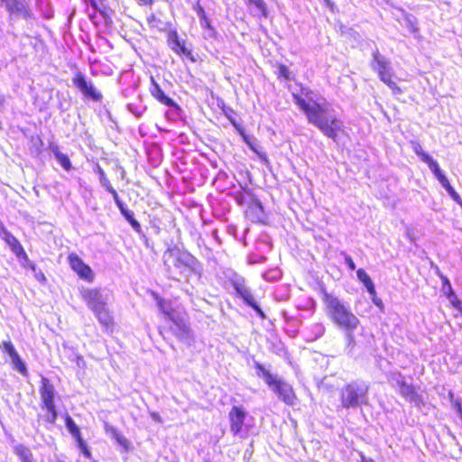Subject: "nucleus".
Instances as JSON below:
<instances>
[{
  "instance_id": "1",
  "label": "nucleus",
  "mask_w": 462,
  "mask_h": 462,
  "mask_svg": "<svg viewBox=\"0 0 462 462\" xmlns=\"http://www.w3.org/2000/svg\"><path fill=\"white\" fill-rule=\"evenodd\" d=\"M295 104L305 113L309 122L317 126L326 136L337 141L343 131V123L330 113L329 105L308 88L293 94Z\"/></svg>"
},
{
  "instance_id": "2",
  "label": "nucleus",
  "mask_w": 462,
  "mask_h": 462,
  "mask_svg": "<svg viewBox=\"0 0 462 462\" xmlns=\"http://www.w3.org/2000/svg\"><path fill=\"white\" fill-rule=\"evenodd\" d=\"M323 303L326 314L331 322L346 331L349 341H353L352 333L359 327V319L354 314L349 306L333 294L325 292L323 294Z\"/></svg>"
},
{
  "instance_id": "3",
  "label": "nucleus",
  "mask_w": 462,
  "mask_h": 462,
  "mask_svg": "<svg viewBox=\"0 0 462 462\" xmlns=\"http://www.w3.org/2000/svg\"><path fill=\"white\" fill-rule=\"evenodd\" d=\"M257 375L262 377L272 391L288 405H294L296 395L292 387L286 382L276 378L270 371L266 370L261 364L256 363Z\"/></svg>"
},
{
  "instance_id": "4",
  "label": "nucleus",
  "mask_w": 462,
  "mask_h": 462,
  "mask_svg": "<svg viewBox=\"0 0 462 462\" xmlns=\"http://www.w3.org/2000/svg\"><path fill=\"white\" fill-rule=\"evenodd\" d=\"M368 386L365 383L352 382L341 389L340 399L344 408L357 407L366 402Z\"/></svg>"
},
{
  "instance_id": "5",
  "label": "nucleus",
  "mask_w": 462,
  "mask_h": 462,
  "mask_svg": "<svg viewBox=\"0 0 462 462\" xmlns=\"http://www.w3.org/2000/svg\"><path fill=\"white\" fill-rule=\"evenodd\" d=\"M372 68L377 71L380 79L385 83L394 94H401L402 89L393 80V72L390 66V61L379 54L378 51L373 54Z\"/></svg>"
},
{
  "instance_id": "6",
  "label": "nucleus",
  "mask_w": 462,
  "mask_h": 462,
  "mask_svg": "<svg viewBox=\"0 0 462 462\" xmlns=\"http://www.w3.org/2000/svg\"><path fill=\"white\" fill-rule=\"evenodd\" d=\"M246 411L238 406H234L229 413L230 431L240 439H245L248 436L250 426L245 423Z\"/></svg>"
},
{
  "instance_id": "7",
  "label": "nucleus",
  "mask_w": 462,
  "mask_h": 462,
  "mask_svg": "<svg viewBox=\"0 0 462 462\" xmlns=\"http://www.w3.org/2000/svg\"><path fill=\"white\" fill-rule=\"evenodd\" d=\"M158 307L160 310L173 323L174 327H171V330L177 337H183L189 333V327L184 319L176 313L170 302L159 299Z\"/></svg>"
},
{
  "instance_id": "8",
  "label": "nucleus",
  "mask_w": 462,
  "mask_h": 462,
  "mask_svg": "<svg viewBox=\"0 0 462 462\" xmlns=\"http://www.w3.org/2000/svg\"><path fill=\"white\" fill-rule=\"evenodd\" d=\"M194 259L188 252L180 251L177 247L170 248L163 254L164 264L171 269L175 267L177 269H183L192 264Z\"/></svg>"
},
{
  "instance_id": "9",
  "label": "nucleus",
  "mask_w": 462,
  "mask_h": 462,
  "mask_svg": "<svg viewBox=\"0 0 462 462\" xmlns=\"http://www.w3.org/2000/svg\"><path fill=\"white\" fill-rule=\"evenodd\" d=\"M55 390L50 381L43 377L42 379V385L40 388V395L42 402V408L47 410L50 413L48 420L54 422L57 419V411L54 404Z\"/></svg>"
},
{
  "instance_id": "10",
  "label": "nucleus",
  "mask_w": 462,
  "mask_h": 462,
  "mask_svg": "<svg viewBox=\"0 0 462 462\" xmlns=\"http://www.w3.org/2000/svg\"><path fill=\"white\" fill-rule=\"evenodd\" d=\"M81 296L92 311L105 307L108 301V295L97 289L83 290Z\"/></svg>"
},
{
  "instance_id": "11",
  "label": "nucleus",
  "mask_w": 462,
  "mask_h": 462,
  "mask_svg": "<svg viewBox=\"0 0 462 462\" xmlns=\"http://www.w3.org/2000/svg\"><path fill=\"white\" fill-rule=\"evenodd\" d=\"M74 86L86 97L94 101H99L102 98L101 93L96 88L91 81L85 79L82 73H77L73 79Z\"/></svg>"
},
{
  "instance_id": "12",
  "label": "nucleus",
  "mask_w": 462,
  "mask_h": 462,
  "mask_svg": "<svg viewBox=\"0 0 462 462\" xmlns=\"http://www.w3.org/2000/svg\"><path fill=\"white\" fill-rule=\"evenodd\" d=\"M68 261L70 268L79 276V278L88 282L93 281L94 273L91 268L87 265L76 254H70L68 256Z\"/></svg>"
},
{
  "instance_id": "13",
  "label": "nucleus",
  "mask_w": 462,
  "mask_h": 462,
  "mask_svg": "<svg viewBox=\"0 0 462 462\" xmlns=\"http://www.w3.org/2000/svg\"><path fill=\"white\" fill-rule=\"evenodd\" d=\"M0 237L9 245L12 252L17 257H23L24 260H27V254L20 242L5 227L0 228Z\"/></svg>"
},
{
  "instance_id": "14",
  "label": "nucleus",
  "mask_w": 462,
  "mask_h": 462,
  "mask_svg": "<svg viewBox=\"0 0 462 462\" xmlns=\"http://www.w3.org/2000/svg\"><path fill=\"white\" fill-rule=\"evenodd\" d=\"M236 291L238 295L252 308H254L262 317H263V311L258 307L250 289L243 283L236 284Z\"/></svg>"
},
{
  "instance_id": "15",
  "label": "nucleus",
  "mask_w": 462,
  "mask_h": 462,
  "mask_svg": "<svg viewBox=\"0 0 462 462\" xmlns=\"http://www.w3.org/2000/svg\"><path fill=\"white\" fill-rule=\"evenodd\" d=\"M151 83H152V86L150 88V91L153 97H155L159 102H161L162 104H163L167 106L171 107V106H175V102L164 94L162 89L160 88V86L154 80L153 77H151Z\"/></svg>"
},
{
  "instance_id": "16",
  "label": "nucleus",
  "mask_w": 462,
  "mask_h": 462,
  "mask_svg": "<svg viewBox=\"0 0 462 462\" xmlns=\"http://www.w3.org/2000/svg\"><path fill=\"white\" fill-rule=\"evenodd\" d=\"M93 312L102 326L106 328H111L113 324V317L111 316L106 305Z\"/></svg>"
},
{
  "instance_id": "17",
  "label": "nucleus",
  "mask_w": 462,
  "mask_h": 462,
  "mask_svg": "<svg viewBox=\"0 0 462 462\" xmlns=\"http://www.w3.org/2000/svg\"><path fill=\"white\" fill-rule=\"evenodd\" d=\"M411 147L414 152L420 156L421 161L428 164L429 168H430L433 163H437V162L433 160L431 156L423 151L421 145L418 142H411Z\"/></svg>"
},
{
  "instance_id": "18",
  "label": "nucleus",
  "mask_w": 462,
  "mask_h": 462,
  "mask_svg": "<svg viewBox=\"0 0 462 462\" xmlns=\"http://www.w3.org/2000/svg\"><path fill=\"white\" fill-rule=\"evenodd\" d=\"M356 275H357L358 280L364 283V285L365 286L367 291L371 294V296H374V293H375L374 285L371 278L369 277V275L365 273V271L363 269H359L356 272Z\"/></svg>"
},
{
  "instance_id": "19",
  "label": "nucleus",
  "mask_w": 462,
  "mask_h": 462,
  "mask_svg": "<svg viewBox=\"0 0 462 462\" xmlns=\"http://www.w3.org/2000/svg\"><path fill=\"white\" fill-rule=\"evenodd\" d=\"M430 169L444 189L448 188L450 185L448 178L440 170L438 162L433 163V165Z\"/></svg>"
},
{
  "instance_id": "20",
  "label": "nucleus",
  "mask_w": 462,
  "mask_h": 462,
  "mask_svg": "<svg viewBox=\"0 0 462 462\" xmlns=\"http://www.w3.org/2000/svg\"><path fill=\"white\" fill-rule=\"evenodd\" d=\"M16 455L21 459V462H34L33 457L29 448L23 445H18L14 448Z\"/></svg>"
},
{
  "instance_id": "21",
  "label": "nucleus",
  "mask_w": 462,
  "mask_h": 462,
  "mask_svg": "<svg viewBox=\"0 0 462 462\" xmlns=\"http://www.w3.org/2000/svg\"><path fill=\"white\" fill-rule=\"evenodd\" d=\"M52 152L58 162L62 166V168L66 171H69L71 169V162L69 157L60 152L58 147L52 148Z\"/></svg>"
},
{
  "instance_id": "22",
  "label": "nucleus",
  "mask_w": 462,
  "mask_h": 462,
  "mask_svg": "<svg viewBox=\"0 0 462 462\" xmlns=\"http://www.w3.org/2000/svg\"><path fill=\"white\" fill-rule=\"evenodd\" d=\"M399 386V391L402 396L409 400H414L415 398V392L413 386L406 383L402 380L397 382Z\"/></svg>"
},
{
  "instance_id": "23",
  "label": "nucleus",
  "mask_w": 462,
  "mask_h": 462,
  "mask_svg": "<svg viewBox=\"0 0 462 462\" xmlns=\"http://www.w3.org/2000/svg\"><path fill=\"white\" fill-rule=\"evenodd\" d=\"M171 48L178 54L189 55V51L187 48L180 42L176 33L171 37Z\"/></svg>"
},
{
  "instance_id": "24",
  "label": "nucleus",
  "mask_w": 462,
  "mask_h": 462,
  "mask_svg": "<svg viewBox=\"0 0 462 462\" xmlns=\"http://www.w3.org/2000/svg\"><path fill=\"white\" fill-rule=\"evenodd\" d=\"M13 368L18 371L23 375L27 374V368L23 361L21 359L19 354L10 357Z\"/></svg>"
},
{
  "instance_id": "25",
  "label": "nucleus",
  "mask_w": 462,
  "mask_h": 462,
  "mask_svg": "<svg viewBox=\"0 0 462 462\" xmlns=\"http://www.w3.org/2000/svg\"><path fill=\"white\" fill-rule=\"evenodd\" d=\"M7 10L11 13H20L23 9V5L18 0H2Z\"/></svg>"
},
{
  "instance_id": "26",
  "label": "nucleus",
  "mask_w": 462,
  "mask_h": 462,
  "mask_svg": "<svg viewBox=\"0 0 462 462\" xmlns=\"http://www.w3.org/2000/svg\"><path fill=\"white\" fill-rule=\"evenodd\" d=\"M66 426L73 437L77 439L81 438L79 427L74 423L73 420L69 416L66 419Z\"/></svg>"
},
{
  "instance_id": "27",
  "label": "nucleus",
  "mask_w": 462,
  "mask_h": 462,
  "mask_svg": "<svg viewBox=\"0 0 462 462\" xmlns=\"http://www.w3.org/2000/svg\"><path fill=\"white\" fill-rule=\"evenodd\" d=\"M96 172L99 175V181H100V184L106 189H108V187H112V185L110 184L108 179L106 178V174H105V171H103V169L99 166V165H97L96 166V169H95Z\"/></svg>"
},
{
  "instance_id": "28",
  "label": "nucleus",
  "mask_w": 462,
  "mask_h": 462,
  "mask_svg": "<svg viewBox=\"0 0 462 462\" xmlns=\"http://www.w3.org/2000/svg\"><path fill=\"white\" fill-rule=\"evenodd\" d=\"M0 347L5 353H6L9 356V357H12L18 354L11 341H3L0 344Z\"/></svg>"
},
{
  "instance_id": "29",
  "label": "nucleus",
  "mask_w": 462,
  "mask_h": 462,
  "mask_svg": "<svg viewBox=\"0 0 462 462\" xmlns=\"http://www.w3.org/2000/svg\"><path fill=\"white\" fill-rule=\"evenodd\" d=\"M116 443L125 450L127 451L130 449L131 443L130 441L123 436L120 432L114 438Z\"/></svg>"
},
{
  "instance_id": "30",
  "label": "nucleus",
  "mask_w": 462,
  "mask_h": 462,
  "mask_svg": "<svg viewBox=\"0 0 462 462\" xmlns=\"http://www.w3.org/2000/svg\"><path fill=\"white\" fill-rule=\"evenodd\" d=\"M445 189L448 193V195L453 199V200H455L457 204H459L462 207V199L457 194V192L454 189V188L451 185H449Z\"/></svg>"
},
{
  "instance_id": "31",
  "label": "nucleus",
  "mask_w": 462,
  "mask_h": 462,
  "mask_svg": "<svg viewBox=\"0 0 462 462\" xmlns=\"http://www.w3.org/2000/svg\"><path fill=\"white\" fill-rule=\"evenodd\" d=\"M106 190L113 196V199L116 204V206L119 208V209L122 208L124 207V205H123L122 201L120 200L116 190L113 187H108V189H106Z\"/></svg>"
},
{
  "instance_id": "32",
  "label": "nucleus",
  "mask_w": 462,
  "mask_h": 462,
  "mask_svg": "<svg viewBox=\"0 0 462 462\" xmlns=\"http://www.w3.org/2000/svg\"><path fill=\"white\" fill-rule=\"evenodd\" d=\"M77 442H78V446L79 448H80L81 452L87 457H90V451L88 450V446L87 444L85 443V441L83 440L82 438H79V439H77Z\"/></svg>"
},
{
  "instance_id": "33",
  "label": "nucleus",
  "mask_w": 462,
  "mask_h": 462,
  "mask_svg": "<svg viewBox=\"0 0 462 462\" xmlns=\"http://www.w3.org/2000/svg\"><path fill=\"white\" fill-rule=\"evenodd\" d=\"M251 5H254L263 14H265V4L263 0H248Z\"/></svg>"
},
{
  "instance_id": "34",
  "label": "nucleus",
  "mask_w": 462,
  "mask_h": 462,
  "mask_svg": "<svg viewBox=\"0 0 462 462\" xmlns=\"http://www.w3.org/2000/svg\"><path fill=\"white\" fill-rule=\"evenodd\" d=\"M104 429H105L106 433L107 435H109L110 437H112L113 439L119 433L118 430L115 427L109 425L106 422L105 423Z\"/></svg>"
},
{
  "instance_id": "35",
  "label": "nucleus",
  "mask_w": 462,
  "mask_h": 462,
  "mask_svg": "<svg viewBox=\"0 0 462 462\" xmlns=\"http://www.w3.org/2000/svg\"><path fill=\"white\" fill-rule=\"evenodd\" d=\"M120 211L122 213V215L129 221L131 219L134 218V213L133 211L125 208V207H123L122 208H120Z\"/></svg>"
},
{
  "instance_id": "36",
  "label": "nucleus",
  "mask_w": 462,
  "mask_h": 462,
  "mask_svg": "<svg viewBox=\"0 0 462 462\" xmlns=\"http://www.w3.org/2000/svg\"><path fill=\"white\" fill-rule=\"evenodd\" d=\"M278 69H279V75L280 76L283 77L284 79H289L290 78L289 69L285 66H280Z\"/></svg>"
},
{
  "instance_id": "37",
  "label": "nucleus",
  "mask_w": 462,
  "mask_h": 462,
  "mask_svg": "<svg viewBox=\"0 0 462 462\" xmlns=\"http://www.w3.org/2000/svg\"><path fill=\"white\" fill-rule=\"evenodd\" d=\"M345 262L351 270L356 269V264H355L353 259L349 255L345 254Z\"/></svg>"
},
{
  "instance_id": "38",
  "label": "nucleus",
  "mask_w": 462,
  "mask_h": 462,
  "mask_svg": "<svg viewBox=\"0 0 462 462\" xmlns=\"http://www.w3.org/2000/svg\"><path fill=\"white\" fill-rule=\"evenodd\" d=\"M279 276V273L278 271H273L271 272L270 273H265L263 275L264 279L270 281V280H273V279H275L276 277Z\"/></svg>"
},
{
  "instance_id": "39",
  "label": "nucleus",
  "mask_w": 462,
  "mask_h": 462,
  "mask_svg": "<svg viewBox=\"0 0 462 462\" xmlns=\"http://www.w3.org/2000/svg\"><path fill=\"white\" fill-rule=\"evenodd\" d=\"M129 223L135 231L139 232L141 230L140 224L134 218L129 220Z\"/></svg>"
},
{
  "instance_id": "40",
  "label": "nucleus",
  "mask_w": 462,
  "mask_h": 462,
  "mask_svg": "<svg viewBox=\"0 0 462 462\" xmlns=\"http://www.w3.org/2000/svg\"><path fill=\"white\" fill-rule=\"evenodd\" d=\"M34 276H35V278H36L39 282H45V280H46V278H45V276H44L43 273H42V272H41V271H39V272L35 271V272H34Z\"/></svg>"
},
{
  "instance_id": "41",
  "label": "nucleus",
  "mask_w": 462,
  "mask_h": 462,
  "mask_svg": "<svg viewBox=\"0 0 462 462\" xmlns=\"http://www.w3.org/2000/svg\"><path fill=\"white\" fill-rule=\"evenodd\" d=\"M150 416L154 421L159 422V423L162 422L161 416L157 412L152 411V412H150Z\"/></svg>"
},
{
  "instance_id": "42",
  "label": "nucleus",
  "mask_w": 462,
  "mask_h": 462,
  "mask_svg": "<svg viewBox=\"0 0 462 462\" xmlns=\"http://www.w3.org/2000/svg\"><path fill=\"white\" fill-rule=\"evenodd\" d=\"M372 300L377 307H383V301L376 297V292L374 293V296H372Z\"/></svg>"
},
{
  "instance_id": "43",
  "label": "nucleus",
  "mask_w": 462,
  "mask_h": 462,
  "mask_svg": "<svg viewBox=\"0 0 462 462\" xmlns=\"http://www.w3.org/2000/svg\"><path fill=\"white\" fill-rule=\"evenodd\" d=\"M454 406L457 411V413L459 414L461 411H462V406H461V402L457 400H456L454 402Z\"/></svg>"
},
{
  "instance_id": "44",
  "label": "nucleus",
  "mask_w": 462,
  "mask_h": 462,
  "mask_svg": "<svg viewBox=\"0 0 462 462\" xmlns=\"http://www.w3.org/2000/svg\"><path fill=\"white\" fill-rule=\"evenodd\" d=\"M140 5H151L152 0H136Z\"/></svg>"
},
{
  "instance_id": "45",
  "label": "nucleus",
  "mask_w": 462,
  "mask_h": 462,
  "mask_svg": "<svg viewBox=\"0 0 462 462\" xmlns=\"http://www.w3.org/2000/svg\"><path fill=\"white\" fill-rule=\"evenodd\" d=\"M28 262V266L33 271L35 272L36 271V267H35V264L32 262H30L28 259L26 260Z\"/></svg>"
},
{
  "instance_id": "46",
  "label": "nucleus",
  "mask_w": 462,
  "mask_h": 462,
  "mask_svg": "<svg viewBox=\"0 0 462 462\" xmlns=\"http://www.w3.org/2000/svg\"><path fill=\"white\" fill-rule=\"evenodd\" d=\"M361 461L362 462H374L373 459H367L363 454H361Z\"/></svg>"
},
{
  "instance_id": "47",
  "label": "nucleus",
  "mask_w": 462,
  "mask_h": 462,
  "mask_svg": "<svg viewBox=\"0 0 462 462\" xmlns=\"http://www.w3.org/2000/svg\"><path fill=\"white\" fill-rule=\"evenodd\" d=\"M324 2L326 3V5L332 9L333 7V4L331 3L330 0H324Z\"/></svg>"
},
{
  "instance_id": "48",
  "label": "nucleus",
  "mask_w": 462,
  "mask_h": 462,
  "mask_svg": "<svg viewBox=\"0 0 462 462\" xmlns=\"http://www.w3.org/2000/svg\"><path fill=\"white\" fill-rule=\"evenodd\" d=\"M256 208H257V209H259V210H262V207H261L260 205H258V206L256 207Z\"/></svg>"
},
{
  "instance_id": "49",
  "label": "nucleus",
  "mask_w": 462,
  "mask_h": 462,
  "mask_svg": "<svg viewBox=\"0 0 462 462\" xmlns=\"http://www.w3.org/2000/svg\"><path fill=\"white\" fill-rule=\"evenodd\" d=\"M459 417L462 420V411L459 413Z\"/></svg>"
}]
</instances>
